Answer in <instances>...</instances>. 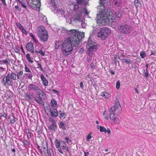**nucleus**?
<instances>
[{
	"mask_svg": "<svg viewBox=\"0 0 156 156\" xmlns=\"http://www.w3.org/2000/svg\"><path fill=\"white\" fill-rule=\"evenodd\" d=\"M69 34V37L65 40L62 44L61 51L63 54L66 56L71 53L73 46L75 47L79 42L84 37V33L80 32L74 30H68L67 32Z\"/></svg>",
	"mask_w": 156,
	"mask_h": 156,
	"instance_id": "f257e3e1",
	"label": "nucleus"
},
{
	"mask_svg": "<svg viewBox=\"0 0 156 156\" xmlns=\"http://www.w3.org/2000/svg\"><path fill=\"white\" fill-rule=\"evenodd\" d=\"M122 108L120 104L118 103L112 106L110 109L108 111V115L109 118L112 120H114L115 123L118 124L119 123V120L117 117H115V113L117 115H119L120 114Z\"/></svg>",
	"mask_w": 156,
	"mask_h": 156,
	"instance_id": "f03ea898",
	"label": "nucleus"
},
{
	"mask_svg": "<svg viewBox=\"0 0 156 156\" xmlns=\"http://www.w3.org/2000/svg\"><path fill=\"white\" fill-rule=\"evenodd\" d=\"M96 18L97 22L100 25H105L108 23L111 22L113 19L112 17L107 13L104 15L102 14L100 17L98 16Z\"/></svg>",
	"mask_w": 156,
	"mask_h": 156,
	"instance_id": "7ed1b4c3",
	"label": "nucleus"
},
{
	"mask_svg": "<svg viewBox=\"0 0 156 156\" xmlns=\"http://www.w3.org/2000/svg\"><path fill=\"white\" fill-rule=\"evenodd\" d=\"M37 35L41 41L45 42L48 40L47 31L45 30L44 27L43 26H41L38 27Z\"/></svg>",
	"mask_w": 156,
	"mask_h": 156,
	"instance_id": "20e7f679",
	"label": "nucleus"
},
{
	"mask_svg": "<svg viewBox=\"0 0 156 156\" xmlns=\"http://www.w3.org/2000/svg\"><path fill=\"white\" fill-rule=\"evenodd\" d=\"M118 29L120 33L125 35L129 34L132 30L131 27L127 24H120L118 26Z\"/></svg>",
	"mask_w": 156,
	"mask_h": 156,
	"instance_id": "39448f33",
	"label": "nucleus"
},
{
	"mask_svg": "<svg viewBox=\"0 0 156 156\" xmlns=\"http://www.w3.org/2000/svg\"><path fill=\"white\" fill-rule=\"evenodd\" d=\"M37 96L34 97V100L39 105H44V101L46 99L47 96L41 90L36 93Z\"/></svg>",
	"mask_w": 156,
	"mask_h": 156,
	"instance_id": "423d86ee",
	"label": "nucleus"
},
{
	"mask_svg": "<svg viewBox=\"0 0 156 156\" xmlns=\"http://www.w3.org/2000/svg\"><path fill=\"white\" fill-rule=\"evenodd\" d=\"M87 48L88 49L87 52L89 55H92L93 52L96 51L97 48L96 44L92 41L90 37L87 42Z\"/></svg>",
	"mask_w": 156,
	"mask_h": 156,
	"instance_id": "0eeeda50",
	"label": "nucleus"
},
{
	"mask_svg": "<svg viewBox=\"0 0 156 156\" xmlns=\"http://www.w3.org/2000/svg\"><path fill=\"white\" fill-rule=\"evenodd\" d=\"M111 33L110 28L108 27H103L100 29V31L97 33L98 36L102 40H105L108 37V34Z\"/></svg>",
	"mask_w": 156,
	"mask_h": 156,
	"instance_id": "6e6552de",
	"label": "nucleus"
},
{
	"mask_svg": "<svg viewBox=\"0 0 156 156\" xmlns=\"http://www.w3.org/2000/svg\"><path fill=\"white\" fill-rule=\"evenodd\" d=\"M55 143L56 147L58 149L60 153L62 154L63 153L62 149H65L69 152L68 148L64 141H60L58 140H56Z\"/></svg>",
	"mask_w": 156,
	"mask_h": 156,
	"instance_id": "1a4fd4ad",
	"label": "nucleus"
},
{
	"mask_svg": "<svg viewBox=\"0 0 156 156\" xmlns=\"http://www.w3.org/2000/svg\"><path fill=\"white\" fill-rule=\"evenodd\" d=\"M2 83L4 86H12L13 84V81L11 80L10 78L7 75L4 76L2 79Z\"/></svg>",
	"mask_w": 156,
	"mask_h": 156,
	"instance_id": "9d476101",
	"label": "nucleus"
},
{
	"mask_svg": "<svg viewBox=\"0 0 156 156\" xmlns=\"http://www.w3.org/2000/svg\"><path fill=\"white\" fill-rule=\"evenodd\" d=\"M28 89L29 91L34 90L36 92V93L41 90L37 85L33 83H31L28 86Z\"/></svg>",
	"mask_w": 156,
	"mask_h": 156,
	"instance_id": "9b49d317",
	"label": "nucleus"
},
{
	"mask_svg": "<svg viewBox=\"0 0 156 156\" xmlns=\"http://www.w3.org/2000/svg\"><path fill=\"white\" fill-rule=\"evenodd\" d=\"M31 6L34 9H39L41 6L40 1L32 0Z\"/></svg>",
	"mask_w": 156,
	"mask_h": 156,
	"instance_id": "f8f14e48",
	"label": "nucleus"
},
{
	"mask_svg": "<svg viewBox=\"0 0 156 156\" xmlns=\"http://www.w3.org/2000/svg\"><path fill=\"white\" fill-rule=\"evenodd\" d=\"M26 48L28 51L34 53V48L32 43L30 42L27 43L26 44Z\"/></svg>",
	"mask_w": 156,
	"mask_h": 156,
	"instance_id": "ddd939ff",
	"label": "nucleus"
},
{
	"mask_svg": "<svg viewBox=\"0 0 156 156\" xmlns=\"http://www.w3.org/2000/svg\"><path fill=\"white\" fill-rule=\"evenodd\" d=\"M50 112L51 116L54 118L57 117L58 115L57 110L54 108H50Z\"/></svg>",
	"mask_w": 156,
	"mask_h": 156,
	"instance_id": "4468645a",
	"label": "nucleus"
},
{
	"mask_svg": "<svg viewBox=\"0 0 156 156\" xmlns=\"http://www.w3.org/2000/svg\"><path fill=\"white\" fill-rule=\"evenodd\" d=\"M34 94L33 93H29L28 94H25V98L27 101H29L31 99L34 98Z\"/></svg>",
	"mask_w": 156,
	"mask_h": 156,
	"instance_id": "2eb2a0df",
	"label": "nucleus"
},
{
	"mask_svg": "<svg viewBox=\"0 0 156 156\" xmlns=\"http://www.w3.org/2000/svg\"><path fill=\"white\" fill-rule=\"evenodd\" d=\"M7 75L10 78L11 80H16V75L14 73L11 72V73H9Z\"/></svg>",
	"mask_w": 156,
	"mask_h": 156,
	"instance_id": "dca6fc26",
	"label": "nucleus"
},
{
	"mask_svg": "<svg viewBox=\"0 0 156 156\" xmlns=\"http://www.w3.org/2000/svg\"><path fill=\"white\" fill-rule=\"evenodd\" d=\"M54 13L58 14L59 15H62L64 13V10L62 9H55L54 10Z\"/></svg>",
	"mask_w": 156,
	"mask_h": 156,
	"instance_id": "f3484780",
	"label": "nucleus"
},
{
	"mask_svg": "<svg viewBox=\"0 0 156 156\" xmlns=\"http://www.w3.org/2000/svg\"><path fill=\"white\" fill-rule=\"evenodd\" d=\"M40 77L42 81L43 84L45 86H47L48 84V82L46 79L44 77V75L43 74H41V75Z\"/></svg>",
	"mask_w": 156,
	"mask_h": 156,
	"instance_id": "a211bd4d",
	"label": "nucleus"
},
{
	"mask_svg": "<svg viewBox=\"0 0 156 156\" xmlns=\"http://www.w3.org/2000/svg\"><path fill=\"white\" fill-rule=\"evenodd\" d=\"M81 15L82 12H79L78 13L75 15L74 20L75 21H78V22H79V21H81Z\"/></svg>",
	"mask_w": 156,
	"mask_h": 156,
	"instance_id": "6ab92c4d",
	"label": "nucleus"
},
{
	"mask_svg": "<svg viewBox=\"0 0 156 156\" xmlns=\"http://www.w3.org/2000/svg\"><path fill=\"white\" fill-rule=\"evenodd\" d=\"M48 129L55 131L57 129V125L55 121L53 122L51 125L48 127Z\"/></svg>",
	"mask_w": 156,
	"mask_h": 156,
	"instance_id": "aec40b11",
	"label": "nucleus"
},
{
	"mask_svg": "<svg viewBox=\"0 0 156 156\" xmlns=\"http://www.w3.org/2000/svg\"><path fill=\"white\" fill-rule=\"evenodd\" d=\"M101 95L104 98H108L110 97V94L109 93L106 92H101Z\"/></svg>",
	"mask_w": 156,
	"mask_h": 156,
	"instance_id": "412c9836",
	"label": "nucleus"
},
{
	"mask_svg": "<svg viewBox=\"0 0 156 156\" xmlns=\"http://www.w3.org/2000/svg\"><path fill=\"white\" fill-rule=\"evenodd\" d=\"M122 62L123 63H125L128 64L132 63V61L129 58H123L121 59Z\"/></svg>",
	"mask_w": 156,
	"mask_h": 156,
	"instance_id": "4be33fe9",
	"label": "nucleus"
},
{
	"mask_svg": "<svg viewBox=\"0 0 156 156\" xmlns=\"http://www.w3.org/2000/svg\"><path fill=\"white\" fill-rule=\"evenodd\" d=\"M58 125L60 128H62L63 130L66 129V124L63 122H62L60 121L58 123Z\"/></svg>",
	"mask_w": 156,
	"mask_h": 156,
	"instance_id": "5701e85b",
	"label": "nucleus"
},
{
	"mask_svg": "<svg viewBox=\"0 0 156 156\" xmlns=\"http://www.w3.org/2000/svg\"><path fill=\"white\" fill-rule=\"evenodd\" d=\"M97 128L98 129H99L100 131L102 132H104L105 133L107 132V129L106 128L103 127L101 126H99L98 125L97 126Z\"/></svg>",
	"mask_w": 156,
	"mask_h": 156,
	"instance_id": "b1692460",
	"label": "nucleus"
},
{
	"mask_svg": "<svg viewBox=\"0 0 156 156\" xmlns=\"http://www.w3.org/2000/svg\"><path fill=\"white\" fill-rule=\"evenodd\" d=\"M114 4L116 6H120L122 3V0H113Z\"/></svg>",
	"mask_w": 156,
	"mask_h": 156,
	"instance_id": "393cba45",
	"label": "nucleus"
},
{
	"mask_svg": "<svg viewBox=\"0 0 156 156\" xmlns=\"http://www.w3.org/2000/svg\"><path fill=\"white\" fill-rule=\"evenodd\" d=\"M57 102L54 99H52L51 101V106L52 108H54L56 107L57 106Z\"/></svg>",
	"mask_w": 156,
	"mask_h": 156,
	"instance_id": "a878e982",
	"label": "nucleus"
},
{
	"mask_svg": "<svg viewBox=\"0 0 156 156\" xmlns=\"http://www.w3.org/2000/svg\"><path fill=\"white\" fill-rule=\"evenodd\" d=\"M9 119L10 123L12 124L14 123L15 122V118L13 116H9Z\"/></svg>",
	"mask_w": 156,
	"mask_h": 156,
	"instance_id": "bb28decb",
	"label": "nucleus"
},
{
	"mask_svg": "<svg viewBox=\"0 0 156 156\" xmlns=\"http://www.w3.org/2000/svg\"><path fill=\"white\" fill-rule=\"evenodd\" d=\"M26 58L29 62H30L31 63L33 62V61L31 59L30 56V54L29 53H28L26 55Z\"/></svg>",
	"mask_w": 156,
	"mask_h": 156,
	"instance_id": "cd10ccee",
	"label": "nucleus"
},
{
	"mask_svg": "<svg viewBox=\"0 0 156 156\" xmlns=\"http://www.w3.org/2000/svg\"><path fill=\"white\" fill-rule=\"evenodd\" d=\"M23 74V72L22 71H21L18 72L17 73L16 76L18 79H20L22 77Z\"/></svg>",
	"mask_w": 156,
	"mask_h": 156,
	"instance_id": "c85d7f7f",
	"label": "nucleus"
},
{
	"mask_svg": "<svg viewBox=\"0 0 156 156\" xmlns=\"http://www.w3.org/2000/svg\"><path fill=\"white\" fill-rule=\"evenodd\" d=\"M134 4L136 8L141 5V4L139 0H135Z\"/></svg>",
	"mask_w": 156,
	"mask_h": 156,
	"instance_id": "c756f323",
	"label": "nucleus"
},
{
	"mask_svg": "<svg viewBox=\"0 0 156 156\" xmlns=\"http://www.w3.org/2000/svg\"><path fill=\"white\" fill-rule=\"evenodd\" d=\"M18 5H19V6H21L24 8L26 10L27 9L26 6L23 4L22 2L19 1L18 3Z\"/></svg>",
	"mask_w": 156,
	"mask_h": 156,
	"instance_id": "7c9ffc66",
	"label": "nucleus"
},
{
	"mask_svg": "<svg viewBox=\"0 0 156 156\" xmlns=\"http://www.w3.org/2000/svg\"><path fill=\"white\" fill-rule=\"evenodd\" d=\"M5 68L0 67V73L2 74V77L4 76L5 74Z\"/></svg>",
	"mask_w": 156,
	"mask_h": 156,
	"instance_id": "2f4dec72",
	"label": "nucleus"
},
{
	"mask_svg": "<svg viewBox=\"0 0 156 156\" xmlns=\"http://www.w3.org/2000/svg\"><path fill=\"white\" fill-rule=\"evenodd\" d=\"M144 72L143 73V76L145 77L146 78L149 76V73L148 72L147 70V69H146V71L144 69Z\"/></svg>",
	"mask_w": 156,
	"mask_h": 156,
	"instance_id": "473e14b6",
	"label": "nucleus"
},
{
	"mask_svg": "<svg viewBox=\"0 0 156 156\" xmlns=\"http://www.w3.org/2000/svg\"><path fill=\"white\" fill-rule=\"evenodd\" d=\"M23 143L25 147H26L29 145L30 142L27 140H24L23 141Z\"/></svg>",
	"mask_w": 156,
	"mask_h": 156,
	"instance_id": "72a5a7b5",
	"label": "nucleus"
},
{
	"mask_svg": "<svg viewBox=\"0 0 156 156\" xmlns=\"http://www.w3.org/2000/svg\"><path fill=\"white\" fill-rule=\"evenodd\" d=\"M118 59H119V56L115 57L114 58V63L115 65H116L117 62L119 63V61L118 60Z\"/></svg>",
	"mask_w": 156,
	"mask_h": 156,
	"instance_id": "f704fd0d",
	"label": "nucleus"
},
{
	"mask_svg": "<svg viewBox=\"0 0 156 156\" xmlns=\"http://www.w3.org/2000/svg\"><path fill=\"white\" fill-rule=\"evenodd\" d=\"M64 140L66 141V142L68 144H72L71 140L67 137H66Z\"/></svg>",
	"mask_w": 156,
	"mask_h": 156,
	"instance_id": "c9c22d12",
	"label": "nucleus"
},
{
	"mask_svg": "<svg viewBox=\"0 0 156 156\" xmlns=\"http://www.w3.org/2000/svg\"><path fill=\"white\" fill-rule=\"evenodd\" d=\"M140 55L141 57L142 58H144L145 57H146V54L145 53V52L144 51H141L140 52Z\"/></svg>",
	"mask_w": 156,
	"mask_h": 156,
	"instance_id": "e433bc0d",
	"label": "nucleus"
},
{
	"mask_svg": "<svg viewBox=\"0 0 156 156\" xmlns=\"http://www.w3.org/2000/svg\"><path fill=\"white\" fill-rule=\"evenodd\" d=\"M35 52L37 53L40 54L43 56H44L45 55L44 52L42 51L41 49L39 51H37L36 50Z\"/></svg>",
	"mask_w": 156,
	"mask_h": 156,
	"instance_id": "4c0bfd02",
	"label": "nucleus"
},
{
	"mask_svg": "<svg viewBox=\"0 0 156 156\" xmlns=\"http://www.w3.org/2000/svg\"><path fill=\"white\" fill-rule=\"evenodd\" d=\"M120 83L119 80L117 81L116 83V87L117 89L119 90L120 88Z\"/></svg>",
	"mask_w": 156,
	"mask_h": 156,
	"instance_id": "58836bf2",
	"label": "nucleus"
},
{
	"mask_svg": "<svg viewBox=\"0 0 156 156\" xmlns=\"http://www.w3.org/2000/svg\"><path fill=\"white\" fill-rule=\"evenodd\" d=\"M16 25L17 26V27L20 30H21L23 28L21 25L19 23H16Z\"/></svg>",
	"mask_w": 156,
	"mask_h": 156,
	"instance_id": "ea45409f",
	"label": "nucleus"
},
{
	"mask_svg": "<svg viewBox=\"0 0 156 156\" xmlns=\"http://www.w3.org/2000/svg\"><path fill=\"white\" fill-rule=\"evenodd\" d=\"M37 148L38 149V151L40 152L41 155H42L43 154V151L40 148V147L37 144Z\"/></svg>",
	"mask_w": 156,
	"mask_h": 156,
	"instance_id": "a19ab883",
	"label": "nucleus"
},
{
	"mask_svg": "<svg viewBox=\"0 0 156 156\" xmlns=\"http://www.w3.org/2000/svg\"><path fill=\"white\" fill-rule=\"evenodd\" d=\"M90 67L92 69H96L97 66L96 65H94V64L92 63L90 65Z\"/></svg>",
	"mask_w": 156,
	"mask_h": 156,
	"instance_id": "79ce46f5",
	"label": "nucleus"
},
{
	"mask_svg": "<svg viewBox=\"0 0 156 156\" xmlns=\"http://www.w3.org/2000/svg\"><path fill=\"white\" fill-rule=\"evenodd\" d=\"M91 133H90L88 134V135H87L86 139L88 141H90V140L92 137V136H91Z\"/></svg>",
	"mask_w": 156,
	"mask_h": 156,
	"instance_id": "37998d69",
	"label": "nucleus"
},
{
	"mask_svg": "<svg viewBox=\"0 0 156 156\" xmlns=\"http://www.w3.org/2000/svg\"><path fill=\"white\" fill-rule=\"evenodd\" d=\"M73 9L76 11L77 10V9L79 8V5L77 4L74 5L73 6Z\"/></svg>",
	"mask_w": 156,
	"mask_h": 156,
	"instance_id": "c03bdc74",
	"label": "nucleus"
},
{
	"mask_svg": "<svg viewBox=\"0 0 156 156\" xmlns=\"http://www.w3.org/2000/svg\"><path fill=\"white\" fill-rule=\"evenodd\" d=\"M78 23H79V24H81L82 27L84 28L85 27V23H83L82 21H79V22H78Z\"/></svg>",
	"mask_w": 156,
	"mask_h": 156,
	"instance_id": "a18cd8bd",
	"label": "nucleus"
},
{
	"mask_svg": "<svg viewBox=\"0 0 156 156\" xmlns=\"http://www.w3.org/2000/svg\"><path fill=\"white\" fill-rule=\"evenodd\" d=\"M26 75L29 79H31L33 77V75L32 74L30 73H27Z\"/></svg>",
	"mask_w": 156,
	"mask_h": 156,
	"instance_id": "49530a36",
	"label": "nucleus"
},
{
	"mask_svg": "<svg viewBox=\"0 0 156 156\" xmlns=\"http://www.w3.org/2000/svg\"><path fill=\"white\" fill-rule=\"evenodd\" d=\"M37 65L38 66V68L40 69V70L42 71H43L44 70L43 68L41 67V65L39 63H38Z\"/></svg>",
	"mask_w": 156,
	"mask_h": 156,
	"instance_id": "de8ad7c7",
	"label": "nucleus"
},
{
	"mask_svg": "<svg viewBox=\"0 0 156 156\" xmlns=\"http://www.w3.org/2000/svg\"><path fill=\"white\" fill-rule=\"evenodd\" d=\"M23 34L26 35L27 34V32L24 28L21 30Z\"/></svg>",
	"mask_w": 156,
	"mask_h": 156,
	"instance_id": "09e8293b",
	"label": "nucleus"
},
{
	"mask_svg": "<svg viewBox=\"0 0 156 156\" xmlns=\"http://www.w3.org/2000/svg\"><path fill=\"white\" fill-rule=\"evenodd\" d=\"M59 42L57 41V42H56L55 43V48L56 49H58L59 47Z\"/></svg>",
	"mask_w": 156,
	"mask_h": 156,
	"instance_id": "8fccbe9b",
	"label": "nucleus"
},
{
	"mask_svg": "<svg viewBox=\"0 0 156 156\" xmlns=\"http://www.w3.org/2000/svg\"><path fill=\"white\" fill-rule=\"evenodd\" d=\"M59 114L60 115V118H63L65 115V112H62V113H61Z\"/></svg>",
	"mask_w": 156,
	"mask_h": 156,
	"instance_id": "3c124183",
	"label": "nucleus"
},
{
	"mask_svg": "<svg viewBox=\"0 0 156 156\" xmlns=\"http://www.w3.org/2000/svg\"><path fill=\"white\" fill-rule=\"evenodd\" d=\"M84 12H85L84 13V16H87L88 15L89 13V12L87 11V9H83Z\"/></svg>",
	"mask_w": 156,
	"mask_h": 156,
	"instance_id": "603ef678",
	"label": "nucleus"
},
{
	"mask_svg": "<svg viewBox=\"0 0 156 156\" xmlns=\"http://www.w3.org/2000/svg\"><path fill=\"white\" fill-rule=\"evenodd\" d=\"M15 8L17 10L19 11H21V8L19 7V6H18V5H16L15 6Z\"/></svg>",
	"mask_w": 156,
	"mask_h": 156,
	"instance_id": "864d4df0",
	"label": "nucleus"
},
{
	"mask_svg": "<svg viewBox=\"0 0 156 156\" xmlns=\"http://www.w3.org/2000/svg\"><path fill=\"white\" fill-rule=\"evenodd\" d=\"M25 69L26 71V72H29V73L31 72V71H30V69L29 68H27L26 66H25Z\"/></svg>",
	"mask_w": 156,
	"mask_h": 156,
	"instance_id": "5fc2aeb1",
	"label": "nucleus"
},
{
	"mask_svg": "<svg viewBox=\"0 0 156 156\" xmlns=\"http://www.w3.org/2000/svg\"><path fill=\"white\" fill-rule=\"evenodd\" d=\"M122 13V12L121 11V10H119L117 12V14L118 16H119V15L121 16Z\"/></svg>",
	"mask_w": 156,
	"mask_h": 156,
	"instance_id": "6e6d98bb",
	"label": "nucleus"
},
{
	"mask_svg": "<svg viewBox=\"0 0 156 156\" xmlns=\"http://www.w3.org/2000/svg\"><path fill=\"white\" fill-rule=\"evenodd\" d=\"M78 4L82 5L83 2V0H76Z\"/></svg>",
	"mask_w": 156,
	"mask_h": 156,
	"instance_id": "4d7b16f0",
	"label": "nucleus"
},
{
	"mask_svg": "<svg viewBox=\"0 0 156 156\" xmlns=\"http://www.w3.org/2000/svg\"><path fill=\"white\" fill-rule=\"evenodd\" d=\"M0 62H3L6 64L8 63V61L7 60H0Z\"/></svg>",
	"mask_w": 156,
	"mask_h": 156,
	"instance_id": "13d9d810",
	"label": "nucleus"
},
{
	"mask_svg": "<svg viewBox=\"0 0 156 156\" xmlns=\"http://www.w3.org/2000/svg\"><path fill=\"white\" fill-rule=\"evenodd\" d=\"M32 39L35 42L36 44H37V43H38V41L37 39H36L35 37H33L32 38Z\"/></svg>",
	"mask_w": 156,
	"mask_h": 156,
	"instance_id": "bf43d9fd",
	"label": "nucleus"
},
{
	"mask_svg": "<svg viewBox=\"0 0 156 156\" xmlns=\"http://www.w3.org/2000/svg\"><path fill=\"white\" fill-rule=\"evenodd\" d=\"M44 149L43 150V151L44 152H45L46 151H47V152H48V147H43Z\"/></svg>",
	"mask_w": 156,
	"mask_h": 156,
	"instance_id": "052dcab7",
	"label": "nucleus"
},
{
	"mask_svg": "<svg viewBox=\"0 0 156 156\" xmlns=\"http://www.w3.org/2000/svg\"><path fill=\"white\" fill-rule=\"evenodd\" d=\"M14 51L16 53H19L20 51V50L18 48H15L14 49Z\"/></svg>",
	"mask_w": 156,
	"mask_h": 156,
	"instance_id": "680f3d73",
	"label": "nucleus"
},
{
	"mask_svg": "<svg viewBox=\"0 0 156 156\" xmlns=\"http://www.w3.org/2000/svg\"><path fill=\"white\" fill-rule=\"evenodd\" d=\"M7 115V114L4 113L2 115V117H3L5 118H6Z\"/></svg>",
	"mask_w": 156,
	"mask_h": 156,
	"instance_id": "e2e57ef3",
	"label": "nucleus"
},
{
	"mask_svg": "<svg viewBox=\"0 0 156 156\" xmlns=\"http://www.w3.org/2000/svg\"><path fill=\"white\" fill-rule=\"evenodd\" d=\"M27 136L29 138H31V133L28 132L27 133Z\"/></svg>",
	"mask_w": 156,
	"mask_h": 156,
	"instance_id": "0e129e2a",
	"label": "nucleus"
},
{
	"mask_svg": "<svg viewBox=\"0 0 156 156\" xmlns=\"http://www.w3.org/2000/svg\"><path fill=\"white\" fill-rule=\"evenodd\" d=\"M80 87L82 89H83V83L82 82H81L80 83Z\"/></svg>",
	"mask_w": 156,
	"mask_h": 156,
	"instance_id": "69168bd1",
	"label": "nucleus"
},
{
	"mask_svg": "<svg viewBox=\"0 0 156 156\" xmlns=\"http://www.w3.org/2000/svg\"><path fill=\"white\" fill-rule=\"evenodd\" d=\"M84 156H88V155L89 154V152H84Z\"/></svg>",
	"mask_w": 156,
	"mask_h": 156,
	"instance_id": "338daca9",
	"label": "nucleus"
},
{
	"mask_svg": "<svg viewBox=\"0 0 156 156\" xmlns=\"http://www.w3.org/2000/svg\"><path fill=\"white\" fill-rule=\"evenodd\" d=\"M29 35H30V36L32 37V38H33V37H34V34L31 33H30L29 34Z\"/></svg>",
	"mask_w": 156,
	"mask_h": 156,
	"instance_id": "774afa93",
	"label": "nucleus"
}]
</instances>
